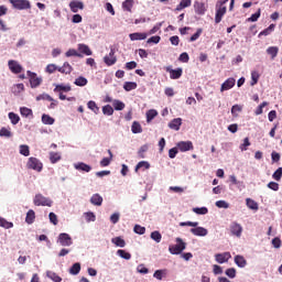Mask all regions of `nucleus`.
Listing matches in <instances>:
<instances>
[{"mask_svg":"<svg viewBox=\"0 0 282 282\" xmlns=\"http://www.w3.org/2000/svg\"><path fill=\"white\" fill-rule=\"evenodd\" d=\"M180 226L181 227L191 226L192 227L191 232L195 237H206V235H208V229H206L204 227H197V226H199V223H197V221H194V223L193 221H183V223H180Z\"/></svg>","mask_w":282,"mask_h":282,"instance_id":"f257e3e1","label":"nucleus"},{"mask_svg":"<svg viewBox=\"0 0 282 282\" xmlns=\"http://www.w3.org/2000/svg\"><path fill=\"white\" fill-rule=\"evenodd\" d=\"M226 3H228V0H223L217 3L215 23H221V19H224V15L227 12Z\"/></svg>","mask_w":282,"mask_h":282,"instance_id":"f03ea898","label":"nucleus"},{"mask_svg":"<svg viewBox=\"0 0 282 282\" xmlns=\"http://www.w3.org/2000/svg\"><path fill=\"white\" fill-rule=\"evenodd\" d=\"M186 250V242L182 238H176V245H171L169 247V252L171 254H182Z\"/></svg>","mask_w":282,"mask_h":282,"instance_id":"7ed1b4c3","label":"nucleus"},{"mask_svg":"<svg viewBox=\"0 0 282 282\" xmlns=\"http://www.w3.org/2000/svg\"><path fill=\"white\" fill-rule=\"evenodd\" d=\"M34 206H48V208H52V199L43 196V194H36L33 199Z\"/></svg>","mask_w":282,"mask_h":282,"instance_id":"20e7f679","label":"nucleus"},{"mask_svg":"<svg viewBox=\"0 0 282 282\" xmlns=\"http://www.w3.org/2000/svg\"><path fill=\"white\" fill-rule=\"evenodd\" d=\"M28 169H32L33 171H37V173H41L43 171V163L34 156H31L26 163Z\"/></svg>","mask_w":282,"mask_h":282,"instance_id":"39448f33","label":"nucleus"},{"mask_svg":"<svg viewBox=\"0 0 282 282\" xmlns=\"http://www.w3.org/2000/svg\"><path fill=\"white\" fill-rule=\"evenodd\" d=\"M15 10H30L32 6L28 0H9Z\"/></svg>","mask_w":282,"mask_h":282,"instance_id":"423d86ee","label":"nucleus"},{"mask_svg":"<svg viewBox=\"0 0 282 282\" xmlns=\"http://www.w3.org/2000/svg\"><path fill=\"white\" fill-rule=\"evenodd\" d=\"M26 74L30 78V85L32 89H36V87H39L41 83H43V78L39 77L36 73H33L32 70H28Z\"/></svg>","mask_w":282,"mask_h":282,"instance_id":"0eeeda50","label":"nucleus"},{"mask_svg":"<svg viewBox=\"0 0 282 282\" xmlns=\"http://www.w3.org/2000/svg\"><path fill=\"white\" fill-rule=\"evenodd\" d=\"M164 69L165 72H167V74H170V78L172 80H177L182 78V74H184V70L182 68L173 69L172 66H165Z\"/></svg>","mask_w":282,"mask_h":282,"instance_id":"6e6552de","label":"nucleus"},{"mask_svg":"<svg viewBox=\"0 0 282 282\" xmlns=\"http://www.w3.org/2000/svg\"><path fill=\"white\" fill-rule=\"evenodd\" d=\"M57 243L65 248L72 246L74 243V240H72V236H69V234L63 232L58 235Z\"/></svg>","mask_w":282,"mask_h":282,"instance_id":"1a4fd4ad","label":"nucleus"},{"mask_svg":"<svg viewBox=\"0 0 282 282\" xmlns=\"http://www.w3.org/2000/svg\"><path fill=\"white\" fill-rule=\"evenodd\" d=\"M104 62L106 63V65H108V67H111V65H116V63L118 62V58L116 57V48H110V53L109 55H106L104 57Z\"/></svg>","mask_w":282,"mask_h":282,"instance_id":"9d476101","label":"nucleus"},{"mask_svg":"<svg viewBox=\"0 0 282 282\" xmlns=\"http://www.w3.org/2000/svg\"><path fill=\"white\" fill-rule=\"evenodd\" d=\"M8 66L12 74H21V72H23V66H21V64L14 59H10L8 62Z\"/></svg>","mask_w":282,"mask_h":282,"instance_id":"9b49d317","label":"nucleus"},{"mask_svg":"<svg viewBox=\"0 0 282 282\" xmlns=\"http://www.w3.org/2000/svg\"><path fill=\"white\" fill-rule=\"evenodd\" d=\"M208 9V6L205 4L203 1H195L194 2V10L196 14L204 15L206 14V10Z\"/></svg>","mask_w":282,"mask_h":282,"instance_id":"f8f14e48","label":"nucleus"},{"mask_svg":"<svg viewBox=\"0 0 282 282\" xmlns=\"http://www.w3.org/2000/svg\"><path fill=\"white\" fill-rule=\"evenodd\" d=\"M177 149L182 153H186V151H193V142L192 141H181L177 143Z\"/></svg>","mask_w":282,"mask_h":282,"instance_id":"ddd939ff","label":"nucleus"},{"mask_svg":"<svg viewBox=\"0 0 282 282\" xmlns=\"http://www.w3.org/2000/svg\"><path fill=\"white\" fill-rule=\"evenodd\" d=\"M232 256H230V252H224V253H216L215 259L217 263H228Z\"/></svg>","mask_w":282,"mask_h":282,"instance_id":"4468645a","label":"nucleus"},{"mask_svg":"<svg viewBox=\"0 0 282 282\" xmlns=\"http://www.w3.org/2000/svg\"><path fill=\"white\" fill-rule=\"evenodd\" d=\"M230 232L235 237H241V234L243 232V227H241L237 223H232L231 226H230Z\"/></svg>","mask_w":282,"mask_h":282,"instance_id":"2eb2a0df","label":"nucleus"},{"mask_svg":"<svg viewBox=\"0 0 282 282\" xmlns=\"http://www.w3.org/2000/svg\"><path fill=\"white\" fill-rule=\"evenodd\" d=\"M235 78L229 77L220 87V91H228L235 87Z\"/></svg>","mask_w":282,"mask_h":282,"instance_id":"dca6fc26","label":"nucleus"},{"mask_svg":"<svg viewBox=\"0 0 282 282\" xmlns=\"http://www.w3.org/2000/svg\"><path fill=\"white\" fill-rule=\"evenodd\" d=\"M69 8L74 13H76L79 10H84L85 4L80 1L73 0V1L69 2Z\"/></svg>","mask_w":282,"mask_h":282,"instance_id":"f3484780","label":"nucleus"},{"mask_svg":"<svg viewBox=\"0 0 282 282\" xmlns=\"http://www.w3.org/2000/svg\"><path fill=\"white\" fill-rule=\"evenodd\" d=\"M72 89V86L69 84L65 85V84H57L55 85L54 88V93L55 94H63L64 93H68Z\"/></svg>","mask_w":282,"mask_h":282,"instance_id":"a211bd4d","label":"nucleus"},{"mask_svg":"<svg viewBox=\"0 0 282 282\" xmlns=\"http://www.w3.org/2000/svg\"><path fill=\"white\" fill-rule=\"evenodd\" d=\"M147 36H149V34L140 33V32L129 34L130 41H144V40H147Z\"/></svg>","mask_w":282,"mask_h":282,"instance_id":"6ab92c4d","label":"nucleus"},{"mask_svg":"<svg viewBox=\"0 0 282 282\" xmlns=\"http://www.w3.org/2000/svg\"><path fill=\"white\" fill-rule=\"evenodd\" d=\"M170 129H173L174 131H180V128L182 127V118L173 119L169 123Z\"/></svg>","mask_w":282,"mask_h":282,"instance_id":"aec40b11","label":"nucleus"},{"mask_svg":"<svg viewBox=\"0 0 282 282\" xmlns=\"http://www.w3.org/2000/svg\"><path fill=\"white\" fill-rule=\"evenodd\" d=\"M75 169L76 171H83L84 173H89L91 171V166L83 162L75 164Z\"/></svg>","mask_w":282,"mask_h":282,"instance_id":"412c9836","label":"nucleus"},{"mask_svg":"<svg viewBox=\"0 0 282 282\" xmlns=\"http://www.w3.org/2000/svg\"><path fill=\"white\" fill-rule=\"evenodd\" d=\"M90 203L94 206H102V196H100V194H94L90 198Z\"/></svg>","mask_w":282,"mask_h":282,"instance_id":"4be33fe9","label":"nucleus"},{"mask_svg":"<svg viewBox=\"0 0 282 282\" xmlns=\"http://www.w3.org/2000/svg\"><path fill=\"white\" fill-rule=\"evenodd\" d=\"M267 54L271 56V61H274L275 56L279 55V46H270L267 48Z\"/></svg>","mask_w":282,"mask_h":282,"instance_id":"5701e85b","label":"nucleus"},{"mask_svg":"<svg viewBox=\"0 0 282 282\" xmlns=\"http://www.w3.org/2000/svg\"><path fill=\"white\" fill-rule=\"evenodd\" d=\"M72 65H69V63L65 62L64 65L62 67L57 68V72H59L61 74H72Z\"/></svg>","mask_w":282,"mask_h":282,"instance_id":"b1692460","label":"nucleus"},{"mask_svg":"<svg viewBox=\"0 0 282 282\" xmlns=\"http://www.w3.org/2000/svg\"><path fill=\"white\" fill-rule=\"evenodd\" d=\"M46 276L48 279H51V281H54V282H61L63 281V278H61L58 274H56V272L54 271H47L46 272Z\"/></svg>","mask_w":282,"mask_h":282,"instance_id":"393cba45","label":"nucleus"},{"mask_svg":"<svg viewBox=\"0 0 282 282\" xmlns=\"http://www.w3.org/2000/svg\"><path fill=\"white\" fill-rule=\"evenodd\" d=\"M235 263L238 265V268H246L247 261L243 256H236L235 257Z\"/></svg>","mask_w":282,"mask_h":282,"instance_id":"a878e982","label":"nucleus"},{"mask_svg":"<svg viewBox=\"0 0 282 282\" xmlns=\"http://www.w3.org/2000/svg\"><path fill=\"white\" fill-rule=\"evenodd\" d=\"M123 89L126 91H133V89H138V84L135 82H126L123 84Z\"/></svg>","mask_w":282,"mask_h":282,"instance_id":"bb28decb","label":"nucleus"},{"mask_svg":"<svg viewBox=\"0 0 282 282\" xmlns=\"http://www.w3.org/2000/svg\"><path fill=\"white\" fill-rule=\"evenodd\" d=\"M78 51L82 54H85L86 56H91V48H89V46L86 45V44H79L78 45Z\"/></svg>","mask_w":282,"mask_h":282,"instance_id":"cd10ccee","label":"nucleus"},{"mask_svg":"<svg viewBox=\"0 0 282 282\" xmlns=\"http://www.w3.org/2000/svg\"><path fill=\"white\" fill-rule=\"evenodd\" d=\"M87 107L88 109H90V111L95 112L96 115L100 113V108L98 107L96 101L94 100L88 101Z\"/></svg>","mask_w":282,"mask_h":282,"instance_id":"c85d7f7f","label":"nucleus"},{"mask_svg":"<svg viewBox=\"0 0 282 282\" xmlns=\"http://www.w3.org/2000/svg\"><path fill=\"white\" fill-rule=\"evenodd\" d=\"M34 219H36V214L34 213L33 209H30L26 213L25 221L26 224H34Z\"/></svg>","mask_w":282,"mask_h":282,"instance_id":"c756f323","label":"nucleus"},{"mask_svg":"<svg viewBox=\"0 0 282 282\" xmlns=\"http://www.w3.org/2000/svg\"><path fill=\"white\" fill-rule=\"evenodd\" d=\"M0 227L10 230V228H14V224L6 220L3 217H0Z\"/></svg>","mask_w":282,"mask_h":282,"instance_id":"7c9ffc66","label":"nucleus"},{"mask_svg":"<svg viewBox=\"0 0 282 282\" xmlns=\"http://www.w3.org/2000/svg\"><path fill=\"white\" fill-rule=\"evenodd\" d=\"M274 28L275 25L274 24H270L267 29H264L263 31H261L259 33V39H261V36H268L270 35V33L274 32Z\"/></svg>","mask_w":282,"mask_h":282,"instance_id":"2f4dec72","label":"nucleus"},{"mask_svg":"<svg viewBox=\"0 0 282 282\" xmlns=\"http://www.w3.org/2000/svg\"><path fill=\"white\" fill-rule=\"evenodd\" d=\"M111 241L117 246L118 248H124L127 246V242L121 237L112 238Z\"/></svg>","mask_w":282,"mask_h":282,"instance_id":"473e14b6","label":"nucleus"},{"mask_svg":"<svg viewBox=\"0 0 282 282\" xmlns=\"http://www.w3.org/2000/svg\"><path fill=\"white\" fill-rule=\"evenodd\" d=\"M246 204L250 210H259V204H257L252 198H247Z\"/></svg>","mask_w":282,"mask_h":282,"instance_id":"72a5a7b5","label":"nucleus"},{"mask_svg":"<svg viewBox=\"0 0 282 282\" xmlns=\"http://www.w3.org/2000/svg\"><path fill=\"white\" fill-rule=\"evenodd\" d=\"M112 107L116 111H122V109H124L126 105H124V102L116 99L112 101Z\"/></svg>","mask_w":282,"mask_h":282,"instance_id":"f704fd0d","label":"nucleus"},{"mask_svg":"<svg viewBox=\"0 0 282 282\" xmlns=\"http://www.w3.org/2000/svg\"><path fill=\"white\" fill-rule=\"evenodd\" d=\"M132 133H142V124L138 121H133L131 126Z\"/></svg>","mask_w":282,"mask_h":282,"instance_id":"c9c22d12","label":"nucleus"},{"mask_svg":"<svg viewBox=\"0 0 282 282\" xmlns=\"http://www.w3.org/2000/svg\"><path fill=\"white\" fill-rule=\"evenodd\" d=\"M80 273V263L79 262H76L74 263L70 269H69V274H79Z\"/></svg>","mask_w":282,"mask_h":282,"instance_id":"e433bc0d","label":"nucleus"},{"mask_svg":"<svg viewBox=\"0 0 282 282\" xmlns=\"http://www.w3.org/2000/svg\"><path fill=\"white\" fill-rule=\"evenodd\" d=\"M74 84L77 86V87H85V85H87V78L83 77V76H79L75 79Z\"/></svg>","mask_w":282,"mask_h":282,"instance_id":"4c0bfd02","label":"nucleus"},{"mask_svg":"<svg viewBox=\"0 0 282 282\" xmlns=\"http://www.w3.org/2000/svg\"><path fill=\"white\" fill-rule=\"evenodd\" d=\"M122 8L127 11V12H131V10L133 9V0H126L122 2Z\"/></svg>","mask_w":282,"mask_h":282,"instance_id":"58836bf2","label":"nucleus"},{"mask_svg":"<svg viewBox=\"0 0 282 282\" xmlns=\"http://www.w3.org/2000/svg\"><path fill=\"white\" fill-rule=\"evenodd\" d=\"M193 213L196 215H208V208L207 207H194Z\"/></svg>","mask_w":282,"mask_h":282,"instance_id":"ea45409f","label":"nucleus"},{"mask_svg":"<svg viewBox=\"0 0 282 282\" xmlns=\"http://www.w3.org/2000/svg\"><path fill=\"white\" fill-rule=\"evenodd\" d=\"M65 56H67L68 58L70 56H77L78 58H83V55L80 53H78V51H76L75 48H69L66 53Z\"/></svg>","mask_w":282,"mask_h":282,"instance_id":"a19ab883","label":"nucleus"},{"mask_svg":"<svg viewBox=\"0 0 282 282\" xmlns=\"http://www.w3.org/2000/svg\"><path fill=\"white\" fill-rule=\"evenodd\" d=\"M9 120L13 124H19V121L21 120V118L19 117V115H17L14 112H9Z\"/></svg>","mask_w":282,"mask_h":282,"instance_id":"79ce46f5","label":"nucleus"},{"mask_svg":"<svg viewBox=\"0 0 282 282\" xmlns=\"http://www.w3.org/2000/svg\"><path fill=\"white\" fill-rule=\"evenodd\" d=\"M50 160L52 164H56V162L61 161V154L58 152H51Z\"/></svg>","mask_w":282,"mask_h":282,"instance_id":"37998d69","label":"nucleus"},{"mask_svg":"<svg viewBox=\"0 0 282 282\" xmlns=\"http://www.w3.org/2000/svg\"><path fill=\"white\" fill-rule=\"evenodd\" d=\"M117 254L121 257V259H126V261H129L131 259V253L127 252L126 250L119 249L117 251Z\"/></svg>","mask_w":282,"mask_h":282,"instance_id":"c03bdc74","label":"nucleus"},{"mask_svg":"<svg viewBox=\"0 0 282 282\" xmlns=\"http://www.w3.org/2000/svg\"><path fill=\"white\" fill-rule=\"evenodd\" d=\"M140 169H151V164L147 161H140L135 166V172L140 171Z\"/></svg>","mask_w":282,"mask_h":282,"instance_id":"a18cd8bd","label":"nucleus"},{"mask_svg":"<svg viewBox=\"0 0 282 282\" xmlns=\"http://www.w3.org/2000/svg\"><path fill=\"white\" fill-rule=\"evenodd\" d=\"M241 111H243V106H240V105H234L231 107V113L232 116H235L237 118V113H241Z\"/></svg>","mask_w":282,"mask_h":282,"instance_id":"49530a36","label":"nucleus"},{"mask_svg":"<svg viewBox=\"0 0 282 282\" xmlns=\"http://www.w3.org/2000/svg\"><path fill=\"white\" fill-rule=\"evenodd\" d=\"M42 122L43 124H54L55 120L50 115H43Z\"/></svg>","mask_w":282,"mask_h":282,"instance_id":"de8ad7c7","label":"nucleus"},{"mask_svg":"<svg viewBox=\"0 0 282 282\" xmlns=\"http://www.w3.org/2000/svg\"><path fill=\"white\" fill-rule=\"evenodd\" d=\"M150 237L156 243H160V241H162V234H160V231H152Z\"/></svg>","mask_w":282,"mask_h":282,"instance_id":"09e8293b","label":"nucleus"},{"mask_svg":"<svg viewBox=\"0 0 282 282\" xmlns=\"http://www.w3.org/2000/svg\"><path fill=\"white\" fill-rule=\"evenodd\" d=\"M102 113L104 116H113V107H111L110 105L104 106Z\"/></svg>","mask_w":282,"mask_h":282,"instance_id":"8fccbe9b","label":"nucleus"},{"mask_svg":"<svg viewBox=\"0 0 282 282\" xmlns=\"http://www.w3.org/2000/svg\"><path fill=\"white\" fill-rule=\"evenodd\" d=\"M148 151H149V145L148 144L142 145L138 151L139 158H141V160H144V153H147Z\"/></svg>","mask_w":282,"mask_h":282,"instance_id":"3c124183","label":"nucleus"},{"mask_svg":"<svg viewBox=\"0 0 282 282\" xmlns=\"http://www.w3.org/2000/svg\"><path fill=\"white\" fill-rule=\"evenodd\" d=\"M158 116V110H149L147 112V122H151Z\"/></svg>","mask_w":282,"mask_h":282,"instance_id":"603ef678","label":"nucleus"},{"mask_svg":"<svg viewBox=\"0 0 282 282\" xmlns=\"http://www.w3.org/2000/svg\"><path fill=\"white\" fill-rule=\"evenodd\" d=\"M0 137L1 138H12V132L7 128L0 129Z\"/></svg>","mask_w":282,"mask_h":282,"instance_id":"864d4df0","label":"nucleus"},{"mask_svg":"<svg viewBox=\"0 0 282 282\" xmlns=\"http://www.w3.org/2000/svg\"><path fill=\"white\" fill-rule=\"evenodd\" d=\"M225 274L229 278V279H235V276H237V270L235 268H229L225 271Z\"/></svg>","mask_w":282,"mask_h":282,"instance_id":"5fc2aeb1","label":"nucleus"},{"mask_svg":"<svg viewBox=\"0 0 282 282\" xmlns=\"http://www.w3.org/2000/svg\"><path fill=\"white\" fill-rule=\"evenodd\" d=\"M259 17H261V9H259L258 12L253 13L250 18H248L247 21L254 23L256 21H259Z\"/></svg>","mask_w":282,"mask_h":282,"instance_id":"6e6d98bb","label":"nucleus"},{"mask_svg":"<svg viewBox=\"0 0 282 282\" xmlns=\"http://www.w3.org/2000/svg\"><path fill=\"white\" fill-rule=\"evenodd\" d=\"M251 86L254 87V85H257L259 83V73H257V70H253L251 73Z\"/></svg>","mask_w":282,"mask_h":282,"instance_id":"4d7b16f0","label":"nucleus"},{"mask_svg":"<svg viewBox=\"0 0 282 282\" xmlns=\"http://www.w3.org/2000/svg\"><path fill=\"white\" fill-rule=\"evenodd\" d=\"M21 91H25V85L17 84L13 86V94H21Z\"/></svg>","mask_w":282,"mask_h":282,"instance_id":"13d9d810","label":"nucleus"},{"mask_svg":"<svg viewBox=\"0 0 282 282\" xmlns=\"http://www.w3.org/2000/svg\"><path fill=\"white\" fill-rule=\"evenodd\" d=\"M35 100L41 101V100H47L50 102V100H54V98H52V96L43 93L42 95H39Z\"/></svg>","mask_w":282,"mask_h":282,"instance_id":"bf43d9fd","label":"nucleus"},{"mask_svg":"<svg viewBox=\"0 0 282 282\" xmlns=\"http://www.w3.org/2000/svg\"><path fill=\"white\" fill-rule=\"evenodd\" d=\"M20 153L28 158L30 155V147L28 145H20Z\"/></svg>","mask_w":282,"mask_h":282,"instance_id":"052dcab7","label":"nucleus"},{"mask_svg":"<svg viewBox=\"0 0 282 282\" xmlns=\"http://www.w3.org/2000/svg\"><path fill=\"white\" fill-rule=\"evenodd\" d=\"M273 180H275L276 182H281V177H282V167H279L272 175Z\"/></svg>","mask_w":282,"mask_h":282,"instance_id":"680f3d73","label":"nucleus"},{"mask_svg":"<svg viewBox=\"0 0 282 282\" xmlns=\"http://www.w3.org/2000/svg\"><path fill=\"white\" fill-rule=\"evenodd\" d=\"M166 274V270H156L153 274L154 279H158L159 281H162V276Z\"/></svg>","mask_w":282,"mask_h":282,"instance_id":"e2e57ef3","label":"nucleus"},{"mask_svg":"<svg viewBox=\"0 0 282 282\" xmlns=\"http://www.w3.org/2000/svg\"><path fill=\"white\" fill-rule=\"evenodd\" d=\"M133 230L137 235H144L147 232V228L140 225H135Z\"/></svg>","mask_w":282,"mask_h":282,"instance_id":"0e129e2a","label":"nucleus"},{"mask_svg":"<svg viewBox=\"0 0 282 282\" xmlns=\"http://www.w3.org/2000/svg\"><path fill=\"white\" fill-rule=\"evenodd\" d=\"M248 147H250V139L245 138L243 143L240 145V151H248Z\"/></svg>","mask_w":282,"mask_h":282,"instance_id":"69168bd1","label":"nucleus"},{"mask_svg":"<svg viewBox=\"0 0 282 282\" xmlns=\"http://www.w3.org/2000/svg\"><path fill=\"white\" fill-rule=\"evenodd\" d=\"M20 113L28 118V116H32V109L23 107L20 109Z\"/></svg>","mask_w":282,"mask_h":282,"instance_id":"338daca9","label":"nucleus"},{"mask_svg":"<svg viewBox=\"0 0 282 282\" xmlns=\"http://www.w3.org/2000/svg\"><path fill=\"white\" fill-rule=\"evenodd\" d=\"M56 69L58 70V68L56 67L55 64H48L45 68V70L47 72V74H54V72H56Z\"/></svg>","mask_w":282,"mask_h":282,"instance_id":"774afa93","label":"nucleus"}]
</instances>
